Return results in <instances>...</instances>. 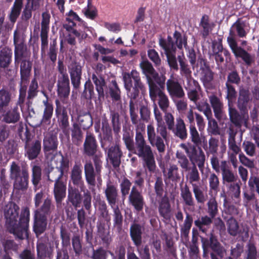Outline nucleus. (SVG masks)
Instances as JSON below:
<instances>
[{"mask_svg": "<svg viewBox=\"0 0 259 259\" xmlns=\"http://www.w3.org/2000/svg\"><path fill=\"white\" fill-rule=\"evenodd\" d=\"M19 207L16 204L10 203L5 209L6 225L10 232L16 237L23 239L28 237V228L29 221V210L27 207L22 209L19 222L18 223Z\"/></svg>", "mask_w": 259, "mask_h": 259, "instance_id": "nucleus-1", "label": "nucleus"}, {"mask_svg": "<svg viewBox=\"0 0 259 259\" xmlns=\"http://www.w3.org/2000/svg\"><path fill=\"white\" fill-rule=\"evenodd\" d=\"M234 30L236 31L238 36L240 37H245L247 33L244 29V25L240 22H235L230 30L229 36L227 37V42L236 57H240L247 64H250L252 62V58L249 53L238 46L234 38Z\"/></svg>", "mask_w": 259, "mask_h": 259, "instance_id": "nucleus-2", "label": "nucleus"}, {"mask_svg": "<svg viewBox=\"0 0 259 259\" xmlns=\"http://www.w3.org/2000/svg\"><path fill=\"white\" fill-rule=\"evenodd\" d=\"M124 143L128 151L142 158L149 171H153L155 170L156 165L154 155L149 145L146 143V147L143 146V147H138L137 141L135 145L133 139L124 141Z\"/></svg>", "mask_w": 259, "mask_h": 259, "instance_id": "nucleus-3", "label": "nucleus"}, {"mask_svg": "<svg viewBox=\"0 0 259 259\" xmlns=\"http://www.w3.org/2000/svg\"><path fill=\"white\" fill-rule=\"evenodd\" d=\"M122 77L124 87L132 98H136L140 91L142 93L146 91L141 81L139 73L136 70H133L130 73L124 72L122 73Z\"/></svg>", "mask_w": 259, "mask_h": 259, "instance_id": "nucleus-4", "label": "nucleus"}, {"mask_svg": "<svg viewBox=\"0 0 259 259\" xmlns=\"http://www.w3.org/2000/svg\"><path fill=\"white\" fill-rule=\"evenodd\" d=\"M142 73L146 76L149 88L156 85V83L163 88L165 84V77L162 75L159 77L152 64L147 60H143L140 63Z\"/></svg>", "mask_w": 259, "mask_h": 259, "instance_id": "nucleus-5", "label": "nucleus"}, {"mask_svg": "<svg viewBox=\"0 0 259 259\" xmlns=\"http://www.w3.org/2000/svg\"><path fill=\"white\" fill-rule=\"evenodd\" d=\"M179 146L185 150L192 166L197 165L199 170L202 171L204 167L205 156L201 149L199 148L198 150L195 146L185 143H181Z\"/></svg>", "mask_w": 259, "mask_h": 259, "instance_id": "nucleus-6", "label": "nucleus"}, {"mask_svg": "<svg viewBox=\"0 0 259 259\" xmlns=\"http://www.w3.org/2000/svg\"><path fill=\"white\" fill-rule=\"evenodd\" d=\"M147 133L148 140L152 146H155L159 153L156 156V159L161 163L163 155L165 150V145L163 139L159 136H156L154 126L150 124L147 125Z\"/></svg>", "mask_w": 259, "mask_h": 259, "instance_id": "nucleus-7", "label": "nucleus"}, {"mask_svg": "<svg viewBox=\"0 0 259 259\" xmlns=\"http://www.w3.org/2000/svg\"><path fill=\"white\" fill-rule=\"evenodd\" d=\"M159 46L164 50L168 64L171 69L178 70V65L175 55L176 48L170 36L165 40L160 38L159 39Z\"/></svg>", "mask_w": 259, "mask_h": 259, "instance_id": "nucleus-8", "label": "nucleus"}, {"mask_svg": "<svg viewBox=\"0 0 259 259\" xmlns=\"http://www.w3.org/2000/svg\"><path fill=\"white\" fill-rule=\"evenodd\" d=\"M43 146L47 160L52 162L53 157L58 154L56 151L58 146L57 137L51 133L46 134L44 139Z\"/></svg>", "mask_w": 259, "mask_h": 259, "instance_id": "nucleus-9", "label": "nucleus"}, {"mask_svg": "<svg viewBox=\"0 0 259 259\" xmlns=\"http://www.w3.org/2000/svg\"><path fill=\"white\" fill-rule=\"evenodd\" d=\"M164 88L158 87L157 85H155L149 88V95L151 99L155 102L157 97L159 98L158 104L161 109L163 112L167 111V109L169 106V102L167 96L162 91Z\"/></svg>", "mask_w": 259, "mask_h": 259, "instance_id": "nucleus-10", "label": "nucleus"}, {"mask_svg": "<svg viewBox=\"0 0 259 259\" xmlns=\"http://www.w3.org/2000/svg\"><path fill=\"white\" fill-rule=\"evenodd\" d=\"M53 169V172L51 174L57 172L58 174L57 177L66 178L64 176L65 172L68 171L69 167V161L64 159L62 155L56 154L53 157V161H49Z\"/></svg>", "mask_w": 259, "mask_h": 259, "instance_id": "nucleus-11", "label": "nucleus"}, {"mask_svg": "<svg viewBox=\"0 0 259 259\" xmlns=\"http://www.w3.org/2000/svg\"><path fill=\"white\" fill-rule=\"evenodd\" d=\"M226 85L227 88V98L228 99L230 118L235 125L240 126L242 122L241 117L237 110L234 108H233L230 104V100L235 97L236 92L234 88L228 82H226Z\"/></svg>", "mask_w": 259, "mask_h": 259, "instance_id": "nucleus-12", "label": "nucleus"}, {"mask_svg": "<svg viewBox=\"0 0 259 259\" xmlns=\"http://www.w3.org/2000/svg\"><path fill=\"white\" fill-rule=\"evenodd\" d=\"M31 68V64L30 61L24 60L22 62L20 66V71L22 77V83L24 85L22 86L20 89V100L23 102L26 95L27 77L29 74Z\"/></svg>", "mask_w": 259, "mask_h": 259, "instance_id": "nucleus-13", "label": "nucleus"}, {"mask_svg": "<svg viewBox=\"0 0 259 259\" xmlns=\"http://www.w3.org/2000/svg\"><path fill=\"white\" fill-rule=\"evenodd\" d=\"M67 178L57 177L54 188V193L57 202H61L66 196Z\"/></svg>", "mask_w": 259, "mask_h": 259, "instance_id": "nucleus-14", "label": "nucleus"}, {"mask_svg": "<svg viewBox=\"0 0 259 259\" xmlns=\"http://www.w3.org/2000/svg\"><path fill=\"white\" fill-rule=\"evenodd\" d=\"M166 88L171 97L182 98L185 96L184 91L179 82L172 76L166 81Z\"/></svg>", "mask_w": 259, "mask_h": 259, "instance_id": "nucleus-15", "label": "nucleus"}, {"mask_svg": "<svg viewBox=\"0 0 259 259\" xmlns=\"http://www.w3.org/2000/svg\"><path fill=\"white\" fill-rule=\"evenodd\" d=\"M47 226V217L40 211L36 210L34 216L33 230L38 236L42 233Z\"/></svg>", "mask_w": 259, "mask_h": 259, "instance_id": "nucleus-16", "label": "nucleus"}, {"mask_svg": "<svg viewBox=\"0 0 259 259\" xmlns=\"http://www.w3.org/2000/svg\"><path fill=\"white\" fill-rule=\"evenodd\" d=\"M130 203L138 211L142 210L144 205V198L141 194L136 190L135 187L132 188L128 197Z\"/></svg>", "mask_w": 259, "mask_h": 259, "instance_id": "nucleus-17", "label": "nucleus"}, {"mask_svg": "<svg viewBox=\"0 0 259 259\" xmlns=\"http://www.w3.org/2000/svg\"><path fill=\"white\" fill-rule=\"evenodd\" d=\"M105 194L109 204L111 207H114L118 200L117 189L110 181L107 183Z\"/></svg>", "mask_w": 259, "mask_h": 259, "instance_id": "nucleus-18", "label": "nucleus"}, {"mask_svg": "<svg viewBox=\"0 0 259 259\" xmlns=\"http://www.w3.org/2000/svg\"><path fill=\"white\" fill-rule=\"evenodd\" d=\"M97 142L95 137L88 133L83 144L84 153L88 156H93L97 152Z\"/></svg>", "mask_w": 259, "mask_h": 259, "instance_id": "nucleus-19", "label": "nucleus"}, {"mask_svg": "<svg viewBox=\"0 0 259 259\" xmlns=\"http://www.w3.org/2000/svg\"><path fill=\"white\" fill-rule=\"evenodd\" d=\"M57 87V94L60 98L68 97L70 93L69 79L68 77L63 76L61 78H58Z\"/></svg>", "mask_w": 259, "mask_h": 259, "instance_id": "nucleus-20", "label": "nucleus"}, {"mask_svg": "<svg viewBox=\"0 0 259 259\" xmlns=\"http://www.w3.org/2000/svg\"><path fill=\"white\" fill-rule=\"evenodd\" d=\"M69 71L73 85L75 88H78L80 85L81 75L80 65L75 63L71 64L69 67Z\"/></svg>", "mask_w": 259, "mask_h": 259, "instance_id": "nucleus-21", "label": "nucleus"}, {"mask_svg": "<svg viewBox=\"0 0 259 259\" xmlns=\"http://www.w3.org/2000/svg\"><path fill=\"white\" fill-rule=\"evenodd\" d=\"M122 155V151L118 145L112 146L108 149V157L114 167L119 165Z\"/></svg>", "mask_w": 259, "mask_h": 259, "instance_id": "nucleus-22", "label": "nucleus"}, {"mask_svg": "<svg viewBox=\"0 0 259 259\" xmlns=\"http://www.w3.org/2000/svg\"><path fill=\"white\" fill-rule=\"evenodd\" d=\"M29 174L27 169H22L21 176L14 179V187L15 189L25 190L28 185Z\"/></svg>", "mask_w": 259, "mask_h": 259, "instance_id": "nucleus-23", "label": "nucleus"}, {"mask_svg": "<svg viewBox=\"0 0 259 259\" xmlns=\"http://www.w3.org/2000/svg\"><path fill=\"white\" fill-rule=\"evenodd\" d=\"M170 131L174 134L181 140H185L187 137V132L185 123L184 120L181 118L176 119V124L172 127Z\"/></svg>", "mask_w": 259, "mask_h": 259, "instance_id": "nucleus-24", "label": "nucleus"}, {"mask_svg": "<svg viewBox=\"0 0 259 259\" xmlns=\"http://www.w3.org/2000/svg\"><path fill=\"white\" fill-rule=\"evenodd\" d=\"M82 170L80 165L75 164L71 171V179L74 185L80 188L81 191L84 188L83 182L81 176Z\"/></svg>", "mask_w": 259, "mask_h": 259, "instance_id": "nucleus-25", "label": "nucleus"}, {"mask_svg": "<svg viewBox=\"0 0 259 259\" xmlns=\"http://www.w3.org/2000/svg\"><path fill=\"white\" fill-rule=\"evenodd\" d=\"M209 99L211 106L213 108L215 117L218 119H220L223 116V104L220 99L214 95L209 97Z\"/></svg>", "mask_w": 259, "mask_h": 259, "instance_id": "nucleus-26", "label": "nucleus"}, {"mask_svg": "<svg viewBox=\"0 0 259 259\" xmlns=\"http://www.w3.org/2000/svg\"><path fill=\"white\" fill-rule=\"evenodd\" d=\"M158 210L159 214L163 218L168 219L170 217L171 209L168 198L164 196L159 203Z\"/></svg>", "mask_w": 259, "mask_h": 259, "instance_id": "nucleus-27", "label": "nucleus"}, {"mask_svg": "<svg viewBox=\"0 0 259 259\" xmlns=\"http://www.w3.org/2000/svg\"><path fill=\"white\" fill-rule=\"evenodd\" d=\"M142 228L138 224H133L130 228V234L135 245L140 246L142 243Z\"/></svg>", "mask_w": 259, "mask_h": 259, "instance_id": "nucleus-28", "label": "nucleus"}, {"mask_svg": "<svg viewBox=\"0 0 259 259\" xmlns=\"http://www.w3.org/2000/svg\"><path fill=\"white\" fill-rule=\"evenodd\" d=\"M45 106L43 116L41 120L42 126L45 127L50 124L51 119L53 112V107L52 104L48 103V100L43 101Z\"/></svg>", "mask_w": 259, "mask_h": 259, "instance_id": "nucleus-29", "label": "nucleus"}, {"mask_svg": "<svg viewBox=\"0 0 259 259\" xmlns=\"http://www.w3.org/2000/svg\"><path fill=\"white\" fill-rule=\"evenodd\" d=\"M68 200L75 207L80 206L81 202V196L77 189L72 187H69Z\"/></svg>", "mask_w": 259, "mask_h": 259, "instance_id": "nucleus-30", "label": "nucleus"}, {"mask_svg": "<svg viewBox=\"0 0 259 259\" xmlns=\"http://www.w3.org/2000/svg\"><path fill=\"white\" fill-rule=\"evenodd\" d=\"M163 172L165 178L173 182L177 181L180 179L179 169L176 164H170Z\"/></svg>", "mask_w": 259, "mask_h": 259, "instance_id": "nucleus-31", "label": "nucleus"}, {"mask_svg": "<svg viewBox=\"0 0 259 259\" xmlns=\"http://www.w3.org/2000/svg\"><path fill=\"white\" fill-rule=\"evenodd\" d=\"M12 99V94L7 89L0 90V112H4L5 109L10 104Z\"/></svg>", "mask_w": 259, "mask_h": 259, "instance_id": "nucleus-32", "label": "nucleus"}, {"mask_svg": "<svg viewBox=\"0 0 259 259\" xmlns=\"http://www.w3.org/2000/svg\"><path fill=\"white\" fill-rule=\"evenodd\" d=\"M136 137L135 141H137V144L138 147H146V140L143 136V133H144L145 125L143 123L138 121V123L136 124Z\"/></svg>", "mask_w": 259, "mask_h": 259, "instance_id": "nucleus-33", "label": "nucleus"}, {"mask_svg": "<svg viewBox=\"0 0 259 259\" xmlns=\"http://www.w3.org/2000/svg\"><path fill=\"white\" fill-rule=\"evenodd\" d=\"M190 135L191 141L196 145H199L202 143H206V138L204 136L199 134L196 128L193 124H191L189 127Z\"/></svg>", "mask_w": 259, "mask_h": 259, "instance_id": "nucleus-34", "label": "nucleus"}, {"mask_svg": "<svg viewBox=\"0 0 259 259\" xmlns=\"http://www.w3.org/2000/svg\"><path fill=\"white\" fill-rule=\"evenodd\" d=\"M12 51L9 48H3L0 52V66L2 67H7L11 62Z\"/></svg>", "mask_w": 259, "mask_h": 259, "instance_id": "nucleus-35", "label": "nucleus"}, {"mask_svg": "<svg viewBox=\"0 0 259 259\" xmlns=\"http://www.w3.org/2000/svg\"><path fill=\"white\" fill-rule=\"evenodd\" d=\"M200 26L201 27V33L204 38L206 37L212 30L213 24L210 23L208 17L206 15L202 16Z\"/></svg>", "mask_w": 259, "mask_h": 259, "instance_id": "nucleus-36", "label": "nucleus"}, {"mask_svg": "<svg viewBox=\"0 0 259 259\" xmlns=\"http://www.w3.org/2000/svg\"><path fill=\"white\" fill-rule=\"evenodd\" d=\"M18 109V106H15L13 109L9 110L4 115V121L9 123L17 122L20 118V113Z\"/></svg>", "mask_w": 259, "mask_h": 259, "instance_id": "nucleus-37", "label": "nucleus"}, {"mask_svg": "<svg viewBox=\"0 0 259 259\" xmlns=\"http://www.w3.org/2000/svg\"><path fill=\"white\" fill-rule=\"evenodd\" d=\"M84 173L86 181L91 185L95 184V174L93 166L91 162H87L84 165Z\"/></svg>", "mask_w": 259, "mask_h": 259, "instance_id": "nucleus-38", "label": "nucleus"}, {"mask_svg": "<svg viewBox=\"0 0 259 259\" xmlns=\"http://www.w3.org/2000/svg\"><path fill=\"white\" fill-rule=\"evenodd\" d=\"M187 174L186 175V178L189 183L192 185H197L196 183L200 180V176L196 166L189 167Z\"/></svg>", "mask_w": 259, "mask_h": 259, "instance_id": "nucleus-39", "label": "nucleus"}, {"mask_svg": "<svg viewBox=\"0 0 259 259\" xmlns=\"http://www.w3.org/2000/svg\"><path fill=\"white\" fill-rule=\"evenodd\" d=\"M92 78L98 93L99 99L104 97V88L105 86L104 79L101 76H97L95 74L92 75Z\"/></svg>", "mask_w": 259, "mask_h": 259, "instance_id": "nucleus-40", "label": "nucleus"}, {"mask_svg": "<svg viewBox=\"0 0 259 259\" xmlns=\"http://www.w3.org/2000/svg\"><path fill=\"white\" fill-rule=\"evenodd\" d=\"M14 43L15 46V59L17 61L23 54L24 46L22 43L19 42V37L17 31L14 33Z\"/></svg>", "mask_w": 259, "mask_h": 259, "instance_id": "nucleus-41", "label": "nucleus"}, {"mask_svg": "<svg viewBox=\"0 0 259 259\" xmlns=\"http://www.w3.org/2000/svg\"><path fill=\"white\" fill-rule=\"evenodd\" d=\"M23 0H15L9 15L10 19L12 22L14 23L19 16Z\"/></svg>", "mask_w": 259, "mask_h": 259, "instance_id": "nucleus-42", "label": "nucleus"}, {"mask_svg": "<svg viewBox=\"0 0 259 259\" xmlns=\"http://www.w3.org/2000/svg\"><path fill=\"white\" fill-rule=\"evenodd\" d=\"M227 231L228 233L233 236H236L239 233V225L237 221L231 217L227 221Z\"/></svg>", "mask_w": 259, "mask_h": 259, "instance_id": "nucleus-43", "label": "nucleus"}, {"mask_svg": "<svg viewBox=\"0 0 259 259\" xmlns=\"http://www.w3.org/2000/svg\"><path fill=\"white\" fill-rule=\"evenodd\" d=\"M176 157L180 167L185 170H188L189 168L190 162L184 153L181 151L177 150L176 153Z\"/></svg>", "mask_w": 259, "mask_h": 259, "instance_id": "nucleus-44", "label": "nucleus"}, {"mask_svg": "<svg viewBox=\"0 0 259 259\" xmlns=\"http://www.w3.org/2000/svg\"><path fill=\"white\" fill-rule=\"evenodd\" d=\"M41 150V143L39 141H34L27 150V155L29 159L35 158L39 154Z\"/></svg>", "mask_w": 259, "mask_h": 259, "instance_id": "nucleus-45", "label": "nucleus"}, {"mask_svg": "<svg viewBox=\"0 0 259 259\" xmlns=\"http://www.w3.org/2000/svg\"><path fill=\"white\" fill-rule=\"evenodd\" d=\"M178 59L180 66V74L186 78L191 76V70L186 63L183 56H179Z\"/></svg>", "mask_w": 259, "mask_h": 259, "instance_id": "nucleus-46", "label": "nucleus"}, {"mask_svg": "<svg viewBox=\"0 0 259 259\" xmlns=\"http://www.w3.org/2000/svg\"><path fill=\"white\" fill-rule=\"evenodd\" d=\"M200 79L205 86L208 85L213 79V74L209 68H202L200 73Z\"/></svg>", "mask_w": 259, "mask_h": 259, "instance_id": "nucleus-47", "label": "nucleus"}, {"mask_svg": "<svg viewBox=\"0 0 259 259\" xmlns=\"http://www.w3.org/2000/svg\"><path fill=\"white\" fill-rule=\"evenodd\" d=\"M241 151V149L236 143L234 137H230L228 140V156H237Z\"/></svg>", "mask_w": 259, "mask_h": 259, "instance_id": "nucleus-48", "label": "nucleus"}, {"mask_svg": "<svg viewBox=\"0 0 259 259\" xmlns=\"http://www.w3.org/2000/svg\"><path fill=\"white\" fill-rule=\"evenodd\" d=\"M211 218H209L206 215L202 217L194 222L195 225L203 232L205 231V227H207L211 224Z\"/></svg>", "mask_w": 259, "mask_h": 259, "instance_id": "nucleus-49", "label": "nucleus"}, {"mask_svg": "<svg viewBox=\"0 0 259 259\" xmlns=\"http://www.w3.org/2000/svg\"><path fill=\"white\" fill-rule=\"evenodd\" d=\"M32 183L34 185V190L36 191L38 189V184L41 179V168L37 165L32 167Z\"/></svg>", "mask_w": 259, "mask_h": 259, "instance_id": "nucleus-50", "label": "nucleus"}, {"mask_svg": "<svg viewBox=\"0 0 259 259\" xmlns=\"http://www.w3.org/2000/svg\"><path fill=\"white\" fill-rule=\"evenodd\" d=\"M181 196L186 205L190 206H194V202L192 193L187 186H185L182 189Z\"/></svg>", "mask_w": 259, "mask_h": 259, "instance_id": "nucleus-51", "label": "nucleus"}, {"mask_svg": "<svg viewBox=\"0 0 259 259\" xmlns=\"http://www.w3.org/2000/svg\"><path fill=\"white\" fill-rule=\"evenodd\" d=\"M102 130L104 138L107 139L109 141H111L112 140L111 130L108 124V120L105 116L102 118Z\"/></svg>", "mask_w": 259, "mask_h": 259, "instance_id": "nucleus-52", "label": "nucleus"}, {"mask_svg": "<svg viewBox=\"0 0 259 259\" xmlns=\"http://www.w3.org/2000/svg\"><path fill=\"white\" fill-rule=\"evenodd\" d=\"M37 250L38 256L42 258L46 256L50 257L52 252V248L48 249L44 243L38 242L37 245Z\"/></svg>", "mask_w": 259, "mask_h": 259, "instance_id": "nucleus-53", "label": "nucleus"}, {"mask_svg": "<svg viewBox=\"0 0 259 259\" xmlns=\"http://www.w3.org/2000/svg\"><path fill=\"white\" fill-rule=\"evenodd\" d=\"M119 114L114 111L110 112V118L112 124V127L114 132L118 134L120 130V123L119 120Z\"/></svg>", "mask_w": 259, "mask_h": 259, "instance_id": "nucleus-54", "label": "nucleus"}, {"mask_svg": "<svg viewBox=\"0 0 259 259\" xmlns=\"http://www.w3.org/2000/svg\"><path fill=\"white\" fill-rule=\"evenodd\" d=\"M5 14L3 12H0V35L6 37L8 32L12 29L13 26L10 25H4Z\"/></svg>", "mask_w": 259, "mask_h": 259, "instance_id": "nucleus-55", "label": "nucleus"}, {"mask_svg": "<svg viewBox=\"0 0 259 259\" xmlns=\"http://www.w3.org/2000/svg\"><path fill=\"white\" fill-rule=\"evenodd\" d=\"M210 247L211 249L216 252L219 255L223 256L224 249L221 246L220 243L213 235H211L210 237Z\"/></svg>", "mask_w": 259, "mask_h": 259, "instance_id": "nucleus-56", "label": "nucleus"}, {"mask_svg": "<svg viewBox=\"0 0 259 259\" xmlns=\"http://www.w3.org/2000/svg\"><path fill=\"white\" fill-rule=\"evenodd\" d=\"M249 99L248 93L245 91H241L238 101V106L240 110H244L246 108Z\"/></svg>", "mask_w": 259, "mask_h": 259, "instance_id": "nucleus-57", "label": "nucleus"}, {"mask_svg": "<svg viewBox=\"0 0 259 259\" xmlns=\"http://www.w3.org/2000/svg\"><path fill=\"white\" fill-rule=\"evenodd\" d=\"M82 137L80 128L77 125L74 124L73 129L72 131V140L73 142L75 144L79 145L82 141Z\"/></svg>", "mask_w": 259, "mask_h": 259, "instance_id": "nucleus-58", "label": "nucleus"}, {"mask_svg": "<svg viewBox=\"0 0 259 259\" xmlns=\"http://www.w3.org/2000/svg\"><path fill=\"white\" fill-rule=\"evenodd\" d=\"M208 213L211 218H213L218 213V205L214 198H210L208 203Z\"/></svg>", "mask_w": 259, "mask_h": 259, "instance_id": "nucleus-59", "label": "nucleus"}, {"mask_svg": "<svg viewBox=\"0 0 259 259\" xmlns=\"http://www.w3.org/2000/svg\"><path fill=\"white\" fill-rule=\"evenodd\" d=\"M174 37L176 45L179 49H182L183 46L186 48L187 39L185 36H182L180 32L175 31L174 34Z\"/></svg>", "mask_w": 259, "mask_h": 259, "instance_id": "nucleus-60", "label": "nucleus"}, {"mask_svg": "<svg viewBox=\"0 0 259 259\" xmlns=\"http://www.w3.org/2000/svg\"><path fill=\"white\" fill-rule=\"evenodd\" d=\"M193 191L195 195V197L199 203H204L205 201V197L198 185H193Z\"/></svg>", "mask_w": 259, "mask_h": 259, "instance_id": "nucleus-61", "label": "nucleus"}, {"mask_svg": "<svg viewBox=\"0 0 259 259\" xmlns=\"http://www.w3.org/2000/svg\"><path fill=\"white\" fill-rule=\"evenodd\" d=\"M242 146L246 153L250 156H253L255 154V146L253 143L249 141H244Z\"/></svg>", "mask_w": 259, "mask_h": 259, "instance_id": "nucleus-62", "label": "nucleus"}, {"mask_svg": "<svg viewBox=\"0 0 259 259\" xmlns=\"http://www.w3.org/2000/svg\"><path fill=\"white\" fill-rule=\"evenodd\" d=\"M82 12L87 18L91 19H94L97 15L95 8L89 3L87 6L82 9Z\"/></svg>", "mask_w": 259, "mask_h": 259, "instance_id": "nucleus-63", "label": "nucleus"}, {"mask_svg": "<svg viewBox=\"0 0 259 259\" xmlns=\"http://www.w3.org/2000/svg\"><path fill=\"white\" fill-rule=\"evenodd\" d=\"M148 56L156 66L160 65L161 60L158 53L154 49H151L148 51Z\"/></svg>", "mask_w": 259, "mask_h": 259, "instance_id": "nucleus-64", "label": "nucleus"}]
</instances>
